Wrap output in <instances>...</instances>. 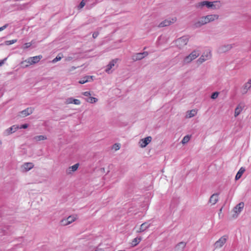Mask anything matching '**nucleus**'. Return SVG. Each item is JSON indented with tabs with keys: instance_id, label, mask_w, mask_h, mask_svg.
Returning a JSON list of instances; mask_svg holds the SVG:
<instances>
[{
	"instance_id": "nucleus-1",
	"label": "nucleus",
	"mask_w": 251,
	"mask_h": 251,
	"mask_svg": "<svg viewBox=\"0 0 251 251\" xmlns=\"http://www.w3.org/2000/svg\"><path fill=\"white\" fill-rule=\"evenodd\" d=\"M206 7L207 8H211L212 9H218L221 7L220 1H203L198 2L196 4L195 7L197 8L202 9L203 7Z\"/></svg>"
},
{
	"instance_id": "nucleus-2",
	"label": "nucleus",
	"mask_w": 251,
	"mask_h": 251,
	"mask_svg": "<svg viewBox=\"0 0 251 251\" xmlns=\"http://www.w3.org/2000/svg\"><path fill=\"white\" fill-rule=\"evenodd\" d=\"M43 57L42 55H39L33 57H30L22 62L24 67H27L30 65L34 64L39 62Z\"/></svg>"
},
{
	"instance_id": "nucleus-3",
	"label": "nucleus",
	"mask_w": 251,
	"mask_h": 251,
	"mask_svg": "<svg viewBox=\"0 0 251 251\" xmlns=\"http://www.w3.org/2000/svg\"><path fill=\"white\" fill-rule=\"evenodd\" d=\"M200 51L199 50H194L190 54L186 56L183 59L184 64H188L197 58L200 55Z\"/></svg>"
},
{
	"instance_id": "nucleus-4",
	"label": "nucleus",
	"mask_w": 251,
	"mask_h": 251,
	"mask_svg": "<svg viewBox=\"0 0 251 251\" xmlns=\"http://www.w3.org/2000/svg\"><path fill=\"white\" fill-rule=\"evenodd\" d=\"M211 51L210 50H206L201 57L197 60V63L201 64L204 61L210 59L211 58Z\"/></svg>"
},
{
	"instance_id": "nucleus-5",
	"label": "nucleus",
	"mask_w": 251,
	"mask_h": 251,
	"mask_svg": "<svg viewBox=\"0 0 251 251\" xmlns=\"http://www.w3.org/2000/svg\"><path fill=\"white\" fill-rule=\"evenodd\" d=\"M188 42V39L186 37H182L177 39L176 41V45L179 48L181 49L186 45Z\"/></svg>"
},
{
	"instance_id": "nucleus-6",
	"label": "nucleus",
	"mask_w": 251,
	"mask_h": 251,
	"mask_svg": "<svg viewBox=\"0 0 251 251\" xmlns=\"http://www.w3.org/2000/svg\"><path fill=\"white\" fill-rule=\"evenodd\" d=\"M34 166V165L32 162L24 163L21 167V172L23 173L27 172L32 169Z\"/></svg>"
},
{
	"instance_id": "nucleus-7",
	"label": "nucleus",
	"mask_w": 251,
	"mask_h": 251,
	"mask_svg": "<svg viewBox=\"0 0 251 251\" xmlns=\"http://www.w3.org/2000/svg\"><path fill=\"white\" fill-rule=\"evenodd\" d=\"M208 23L206 16H202L194 24V25L195 28H198Z\"/></svg>"
},
{
	"instance_id": "nucleus-8",
	"label": "nucleus",
	"mask_w": 251,
	"mask_h": 251,
	"mask_svg": "<svg viewBox=\"0 0 251 251\" xmlns=\"http://www.w3.org/2000/svg\"><path fill=\"white\" fill-rule=\"evenodd\" d=\"M19 128V126L18 125H15L8 128L5 130L3 132V135L8 136L10 134L15 132Z\"/></svg>"
},
{
	"instance_id": "nucleus-9",
	"label": "nucleus",
	"mask_w": 251,
	"mask_h": 251,
	"mask_svg": "<svg viewBox=\"0 0 251 251\" xmlns=\"http://www.w3.org/2000/svg\"><path fill=\"white\" fill-rule=\"evenodd\" d=\"M176 20V17L173 18L172 19H166L163 22H162L159 25V27H164L170 25L171 24L174 23Z\"/></svg>"
},
{
	"instance_id": "nucleus-10",
	"label": "nucleus",
	"mask_w": 251,
	"mask_h": 251,
	"mask_svg": "<svg viewBox=\"0 0 251 251\" xmlns=\"http://www.w3.org/2000/svg\"><path fill=\"white\" fill-rule=\"evenodd\" d=\"M245 104L244 102H240L235 109L234 116L237 117L245 108Z\"/></svg>"
},
{
	"instance_id": "nucleus-11",
	"label": "nucleus",
	"mask_w": 251,
	"mask_h": 251,
	"mask_svg": "<svg viewBox=\"0 0 251 251\" xmlns=\"http://www.w3.org/2000/svg\"><path fill=\"white\" fill-rule=\"evenodd\" d=\"M151 141V137L148 136L140 140L139 143L141 148L146 147Z\"/></svg>"
},
{
	"instance_id": "nucleus-12",
	"label": "nucleus",
	"mask_w": 251,
	"mask_h": 251,
	"mask_svg": "<svg viewBox=\"0 0 251 251\" xmlns=\"http://www.w3.org/2000/svg\"><path fill=\"white\" fill-rule=\"evenodd\" d=\"M233 46L231 44L225 45L220 47L218 49V52L223 53L226 52L232 48Z\"/></svg>"
},
{
	"instance_id": "nucleus-13",
	"label": "nucleus",
	"mask_w": 251,
	"mask_h": 251,
	"mask_svg": "<svg viewBox=\"0 0 251 251\" xmlns=\"http://www.w3.org/2000/svg\"><path fill=\"white\" fill-rule=\"evenodd\" d=\"M226 238L225 236L221 237L215 243V248H221L224 244L226 242Z\"/></svg>"
},
{
	"instance_id": "nucleus-14",
	"label": "nucleus",
	"mask_w": 251,
	"mask_h": 251,
	"mask_svg": "<svg viewBox=\"0 0 251 251\" xmlns=\"http://www.w3.org/2000/svg\"><path fill=\"white\" fill-rule=\"evenodd\" d=\"M244 206V203L240 202L233 208V211L236 215H238L243 210Z\"/></svg>"
},
{
	"instance_id": "nucleus-15",
	"label": "nucleus",
	"mask_w": 251,
	"mask_h": 251,
	"mask_svg": "<svg viewBox=\"0 0 251 251\" xmlns=\"http://www.w3.org/2000/svg\"><path fill=\"white\" fill-rule=\"evenodd\" d=\"M78 166H79V164L76 163V164L73 165L72 166L69 167L66 170V174H67V175L72 174L73 172H74L77 170V169L78 168Z\"/></svg>"
},
{
	"instance_id": "nucleus-16",
	"label": "nucleus",
	"mask_w": 251,
	"mask_h": 251,
	"mask_svg": "<svg viewBox=\"0 0 251 251\" xmlns=\"http://www.w3.org/2000/svg\"><path fill=\"white\" fill-rule=\"evenodd\" d=\"M93 76L86 75L81 78L78 81L80 84H84L86 82L91 81L93 80Z\"/></svg>"
},
{
	"instance_id": "nucleus-17",
	"label": "nucleus",
	"mask_w": 251,
	"mask_h": 251,
	"mask_svg": "<svg viewBox=\"0 0 251 251\" xmlns=\"http://www.w3.org/2000/svg\"><path fill=\"white\" fill-rule=\"evenodd\" d=\"M33 111V108L32 107H28L22 111L20 113L23 117H26L32 114Z\"/></svg>"
},
{
	"instance_id": "nucleus-18",
	"label": "nucleus",
	"mask_w": 251,
	"mask_h": 251,
	"mask_svg": "<svg viewBox=\"0 0 251 251\" xmlns=\"http://www.w3.org/2000/svg\"><path fill=\"white\" fill-rule=\"evenodd\" d=\"M251 87V79H249V81L246 83L242 89V93L243 94H245L247 93L248 91Z\"/></svg>"
},
{
	"instance_id": "nucleus-19",
	"label": "nucleus",
	"mask_w": 251,
	"mask_h": 251,
	"mask_svg": "<svg viewBox=\"0 0 251 251\" xmlns=\"http://www.w3.org/2000/svg\"><path fill=\"white\" fill-rule=\"evenodd\" d=\"M219 194L215 193L213 194L210 198L209 202L211 203L212 205L216 204L218 201Z\"/></svg>"
},
{
	"instance_id": "nucleus-20",
	"label": "nucleus",
	"mask_w": 251,
	"mask_h": 251,
	"mask_svg": "<svg viewBox=\"0 0 251 251\" xmlns=\"http://www.w3.org/2000/svg\"><path fill=\"white\" fill-rule=\"evenodd\" d=\"M76 218L74 216H69L66 220H63L62 222L64 225H69L74 222Z\"/></svg>"
},
{
	"instance_id": "nucleus-21",
	"label": "nucleus",
	"mask_w": 251,
	"mask_h": 251,
	"mask_svg": "<svg viewBox=\"0 0 251 251\" xmlns=\"http://www.w3.org/2000/svg\"><path fill=\"white\" fill-rule=\"evenodd\" d=\"M150 226V224L148 223L145 222L142 224L139 228V230H138V232H142L146 230L147 228H148Z\"/></svg>"
},
{
	"instance_id": "nucleus-22",
	"label": "nucleus",
	"mask_w": 251,
	"mask_h": 251,
	"mask_svg": "<svg viewBox=\"0 0 251 251\" xmlns=\"http://www.w3.org/2000/svg\"><path fill=\"white\" fill-rule=\"evenodd\" d=\"M186 246V243L184 242H181L177 244L176 247L175 249L177 251H182L184 249V248Z\"/></svg>"
},
{
	"instance_id": "nucleus-23",
	"label": "nucleus",
	"mask_w": 251,
	"mask_h": 251,
	"mask_svg": "<svg viewBox=\"0 0 251 251\" xmlns=\"http://www.w3.org/2000/svg\"><path fill=\"white\" fill-rule=\"evenodd\" d=\"M206 16L209 23L213 22L219 18V15L217 14H211Z\"/></svg>"
},
{
	"instance_id": "nucleus-24",
	"label": "nucleus",
	"mask_w": 251,
	"mask_h": 251,
	"mask_svg": "<svg viewBox=\"0 0 251 251\" xmlns=\"http://www.w3.org/2000/svg\"><path fill=\"white\" fill-rule=\"evenodd\" d=\"M245 168L244 167H241L239 170L238 171V172H237L236 176H235V180H238L239 179V178H241V177L242 176V175H243V174L245 172Z\"/></svg>"
},
{
	"instance_id": "nucleus-25",
	"label": "nucleus",
	"mask_w": 251,
	"mask_h": 251,
	"mask_svg": "<svg viewBox=\"0 0 251 251\" xmlns=\"http://www.w3.org/2000/svg\"><path fill=\"white\" fill-rule=\"evenodd\" d=\"M144 58L143 56L142 55L141 52L140 53H137L135 54H134L132 56V59L135 61L137 60H140Z\"/></svg>"
},
{
	"instance_id": "nucleus-26",
	"label": "nucleus",
	"mask_w": 251,
	"mask_h": 251,
	"mask_svg": "<svg viewBox=\"0 0 251 251\" xmlns=\"http://www.w3.org/2000/svg\"><path fill=\"white\" fill-rule=\"evenodd\" d=\"M196 114L197 111L193 109L187 112L186 117L187 118H190L195 116L196 115Z\"/></svg>"
},
{
	"instance_id": "nucleus-27",
	"label": "nucleus",
	"mask_w": 251,
	"mask_h": 251,
	"mask_svg": "<svg viewBox=\"0 0 251 251\" xmlns=\"http://www.w3.org/2000/svg\"><path fill=\"white\" fill-rule=\"evenodd\" d=\"M120 59L118 58H116L111 61V69L113 67L117 68L118 66V63L120 62Z\"/></svg>"
},
{
	"instance_id": "nucleus-28",
	"label": "nucleus",
	"mask_w": 251,
	"mask_h": 251,
	"mask_svg": "<svg viewBox=\"0 0 251 251\" xmlns=\"http://www.w3.org/2000/svg\"><path fill=\"white\" fill-rule=\"evenodd\" d=\"M141 240H142L141 237L134 238L132 241V242H131L132 246L135 247L136 245H137L140 243V242L141 241Z\"/></svg>"
},
{
	"instance_id": "nucleus-29",
	"label": "nucleus",
	"mask_w": 251,
	"mask_h": 251,
	"mask_svg": "<svg viewBox=\"0 0 251 251\" xmlns=\"http://www.w3.org/2000/svg\"><path fill=\"white\" fill-rule=\"evenodd\" d=\"M86 100L90 103H93L98 101V99L96 98L89 97L88 98L86 99Z\"/></svg>"
},
{
	"instance_id": "nucleus-30",
	"label": "nucleus",
	"mask_w": 251,
	"mask_h": 251,
	"mask_svg": "<svg viewBox=\"0 0 251 251\" xmlns=\"http://www.w3.org/2000/svg\"><path fill=\"white\" fill-rule=\"evenodd\" d=\"M47 139V137L44 135H38L34 137V139L36 141H41L46 140Z\"/></svg>"
},
{
	"instance_id": "nucleus-31",
	"label": "nucleus",
	"mask_w": 251,
	"mask_h": 251,
	"mask_svg": "<svg viewBox=\"0 0 251 251\" xmlns=\"http://www.w3.org/2000/svg\"><path fill=\"white\" fill-rule=\"evenodd\" d=\"M121 148V144L120 143H116L112 146L111 149L114 150L115 151L119 150Z\"/></svg>"
},
{
	"instance_id": "nucleus-32",
	"label": "nucleus",
	"mask_w": 251,
	"mask_h": 251,
	"mask_svg": "<svg viewBox=\"0 0 251 251\" xmlns=\"http://www.w3.org/2000/svg\"><path fill=\"white\" fill-rule=\"evenodd\" d=\"M190 137L189 136H188V135L185 136L181 141L182 144H185L186 143H187V142H189V141L190 140Z\"/></svg>"
},
{
	"instance_id": "nucleus-33",
	"label": "nucleus",
	"mask_w": 251,
	"mask_h": 251,
	"mask_svg": "<svg viewBox=\"0 0 251 251\" xmlns=\"http://www.w3.org/2000/svg\"><path fill=\"white\" fill-rule=\"evenodd\" d=\"M17 39H14V40H12L6 41L5 42V45H12V44L17 42Z\"/></svg>"
},
{
	"instance_id": "nucleus-34",
	"label": "nucleus",
	"mask_w": 251,
	"mask_h": 251,
	"mask_svg": "<svg viewBox=\"0 0 251 251\" xmlns=\"http://www.w3.org/2000/svg\"><path fill=\"white\" fill-rule=\"evenodd\" d=\"M73 103V98H68L66 100L65 103L66 104H71Z\"/></svg>"
},
{
	"instance_id": "nucleus-35",
	"label": "nucleus",
	"mask_w": 251,
	"mask_h": 251,
	"mask_svg": "<svg viewBox=\"0 0 251 251\" xmlns=\"http://www.w3.org/2000/svg\"><path fill=\"white\" fill-rule=\"evenodd\" d=\"M219 95V93L217 92H215L212 93L211 98L212 99H216Z\"/></svg>"
},
{
	"instance_id": "nucleus-36",
	"label": "nucleus",
	"mask_w": 251,
	"mask_h": 251,
	"mask_svg": "<svg viewBox=\"0 0 251 251\" xmlns=\"http://www.w3.org/2000/svg\"><path fill=\"white\" fill-rule=\"evenodd\" d=\"M75 105H79L80 104V101L78 99H75L73 98V103Z\"/></svg>"
},
{
	"instance_id": "nucleus-37",
	"label": "nucleus",
	"mask_w": 251,
	"mask_h": 251,
	"mask_svg": "<svg viewBox=\"0 0 251 251\" xmlns=\"http://www.w3.org/2000/svg\"><path fill=\"white\" fill-rule=\"evenodd\" d=\"M85 3L84 1V0H82L80 2V3L79 5H78V7L79 9L82 8L85 6Z\"/></svg>"
},
{
	"instance_id": "nucleus-38",
	"label": "nucleus",
	"mask_w": 251,
	"mask_h": 251,
	"mask_svg": "<svg viewBox=\"0 0 251 251\" xmlns=\"http://www.w3.org/2000/svg\"><path fill=\"white\" fill-rule=\"evenodd\" d=\"M61 59V57L57 55L55 58L53 59V60H52V62L53 63H55L59 60H60Z\"/></svg>"
},
{
	"instance_id": "nucleus-39",
	"label": "nucleus",
	"mask_w": 251,
	"mask_h": 251,
	"mask_svg": "<svg viewBox=\"0 0 251 251\" xmlns=\"http://www.w3.org/2000/svg\"><path fill=\"white\" fill-rule=\"evenodd\" d=\"M31 46V44L30 43H26L24 44V49H27L30 47Z\"/></svg>"
},
{
	"instance_id": "nucleus-40",
	"label": "nucleus",
	"mask_w": 251,
	"mask_h": 251,
	"mask_svg": "<svg viewBox=\"0 0 251 251\" xmlns=\"http://www.w3.org/2000/svg\"><path fill=\"white\" fill-rule=\"evenodd\" d=\"M8 24H6L4 25L3 26L0 27V31H1L3 30L6 28L8 27Z\"/></svg>"
},
{
	"instance_id": "nucleus-41",
	"label": "nucleus",
	"mask_w": 251,
	"mask_h": 251,
	"mask_svg": "<svg viewBox=\"0 0 251 251\" xmlns=\"http://www.w3.org/2000/svg\"><path fill=\"white\" fill-rule=\"evenodd\" d=\"M82 94L86 97H88V98L91 95L90 93L88 91L83 92Z\"/></svg>"
},
{
	"instance_id": "nucleus-42",
	"label": "nucleus",
	"mask_w": 251,
	"mask_h": 251,
	"mask_svg": "<svg viewBox=\"0 0 251 251\" xmlns=\"http://www.w3.org/2000/svg\"><path fill=\"white\" fill-rule=\"evenodd\" d=\"M27 127H28V125L25 124L22 125L20 127H19V128L25 129V128H27Z\"/></svg>"
},
{
	"instance_id": "nucleus-43",
	"label": "nucleus",
	"mask_w": 251,
	"mask_h": 251,
	"mask_svg": "<svg viewBox=\"0 0 251 251\" xmlns=\"http://www.w3.org/2000/svg\"><path fill=\"white\" fill-rule=\"evenodd\" d=\"M98 35H99L98 32H94L93 34V37L94 38H96L98 37Z\"/></svg>"
},
{
	"instance_id": "nucleus-44",
	"label": "nucleus",
	"mask_w": 251,
	"mask_h": 251,
	"mask_svg": "<svg viewBox=\"0 0 251 251\" xmlns=\"http://www.w3.org/2000/svg\"><path fill=\"white\" fill-rule=\"evenodd\" d=\"M142 55L143 56L144 58L146 56H147L149 53L147 51H144L143 52H141Z\"/></svg>"
},
{
	"instance_id": "nucleus-45",
	"label": "nucleus",
	"mask_w": 251,
	"mask_h": 251,
	"mask_svg": "<svg viewBox=\"0 0 251 251\" xmlns=\"http://www.w3.org/2000/svg\"><path fill=\"white\" fill-rule=\"evenodd\" d=\"M6 60V58H4L3 60H0V67L4 63V61Z\"/></svg>"
},
{
	"instance_id": "nucleus-46",
	"label": "nucleus",
	"mask_w": 251,
	"mask_h": 251,
	"mask_svg": "<svg viewBox=\"0 0 251 251\" xmlns=\"http://www.w3.org/2000/svg\"><path fill=\"white\" fill-rule=\"evenodd\" d=\"M110 71V64H108L107 65V68L106 69H105V71L106 72H107L108 73H109V72Z\"/></svg>"
},
{
	"instance_id": "nucleus-47",
	"label": "nucleus",
	"mask_w": 251,
	"mask_h": 251,
	"mask_svg": "<svg viewBox=\"0 0 251 251\" xmlns=\"http://www.w3.org/2000/svg\"><path fill=\"white\" fill-rule=\"evenodd\" d=\"M95 251H103L101 249H98L96 250Z\"/></svg>"
},
{
	"instance_id": "nucleus-48",
	"label": "nucleus",
	"mask_w": 251,
	"mask_h": 251,
	"mask_svg": "<svg viewBox=\"0 0 251 251\" xmlns=\"http://www.w3.org/2000/svg\"><path fill=\"white\" fill-rule=\"evenodd\" d=\"M76 68V67H72V70H75V69Z\"/></svg>"
}]
</instances>
